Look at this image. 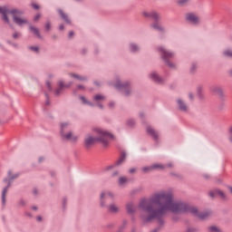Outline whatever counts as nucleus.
<instances>
[{"mask_svg":"<svg viewBox=\"0 0 232 232\" xmlns=\"http://www.w3.org/2000/svg\"><path fill=\"white\" fill-rule=\"evenodd\" d=\"M20 204L22 205V206H24V201H20Z\"/></svg>","mask_w":232,"mask_h":232,"instance_id":"nucleus-55","label":"nucleus"},{"mask_svg":"<svg viewBox=\"0 0 232 232\" xmlns=\"http://www.w3.org/2000/svg\"><path fill=\"white\" fill-rule=\"evenodd\" d=\"M177 102L180 111H188V105H186V102H184V101H182L181 99H178Z\"/></svg>","mask_w":232,"mask_h":232,"instance_id":"nucleus-18","label":"nucleus"},{"mask_svg":"<svg viewBox=\"0 0 232 232\" xmlns=\"http://www.w3.org/2000/svg\"><path fill=\"white\" fill-rule=\"evenodd\" d=\"M93 101H104V96L101 95V94H97L93 97Z\"/></svg>","mask_w":232,"mask_h":232,"instance_id":"nucleus-28","label":"nucleus"},{"mask_svg":"<svg viewBox=\"0 0 232 232\" xmlns=\"http://www.w3.org/2000/svg\"><path fill=\"white\" fill-rule=\"evenodd\" d=\"M210 198H215L216 195H218L223 200H226V194L219 189L212 190L208 193Z\"/></svg>","mask_w":232,"mask_h":232,"instance_id":"nucleus-13","label":"nucleus"},{"mask_svg":"<svg viewBox=\"0 0 232 232\" xmlns=\"http://www.w3.org/2000/svg\"><path fill=\"white\" fill-rule=\"evenodd\" d=\"M223 55H224L225 57H231V58H232V50H230V49L226 50V51L223 53Z\"/></svg>","mask_w":232,"mask_h":232,"instance_id":"nucleus-26","label":"nucleus"},{"mask_svg":"<svg viewBox=\"0 0 232 232\" xmlns=\"http://www.w3.org/2000/svg\"><path fill=\"white\" fill-rule=\"evenodd\" d=\"M76 1H79V0H76Z\"/></svg>","mask_w":232,"mask_h":232,"instance_id":"nucleus-62","label":"nucleus"},{"mask_svg":"<svg viewBox=\"0 0 232 232\" xmlns=\"http://www.w3.org/2000/svg\"><path fill=\"white\" fill-rule=\"evenodd\" d=\"M63 208H66V198H65L63 199Z\"/></svg>","mask_w":232,"mask_h":232,"instance_id":"nucleus-42","label":"nucleus"},{"mask_svg":"<svg viewBox=\"0 0 232 232\" xmlns=\"http://www.w3.org/2000/svg\"><path fill=\"white\" fill-rule=\"evenodd\" d=\"M188 0H179L178 1V4L180 5V6H184V5H186V3H188Z\"/></svg>","mask_w":232,"mask_h":232,"instance_id":"nucleus-34","label":"nucleus"},{"mask_svg":"<svg viewBox=\"0 0 232 232\" xmlns=\"http://www.w3.org/2000/svg\"><path fill=\"white\" fill-rule=\"evenodd\" d=\"M158 52L160 53L164 63L169 66V68H175V63L169 62V59L175 57V53L167 51L164 47H158Z\"/></svg>","mask_w":232,"mask_h":232,"instance_id":"nucleus-4","label":"nucleus"},{"mask_svg":"<svg viewBox=\"0 0 232 232\" xmlns=\"http://www.w3.org/2000/svg\"><path fill=\"white\" fill-rule=\"evenodd\" d=\"M135 171H137L136 169H130L129 170V173H135Z\"/></svg>","mask_w":232,"mask_h":232,"instance_id":"nucleus-43","label":"nucleus"},{"mask_svg":"<svg viewBox=\"0 0 232 232\" xmlns=\"http://www.w3.org/2000/svg\"><path fill=\"white\" fill-rule=\"evenodd\" d=\"M0 14L3 15V21L5 22L7 24H10V20L8 19V14H11L13 15L14 22L15 24H18V26H23V24H28V21L24 20L21 17H18L17 15H23V12L19 11L18 9H8L6 6H0Z\"/></svg>","mask_w":232,"mask_h":232,"instance_id":"nucleus-3","label":"nucleus"},{"mask_svg":"<svg viewBox=\"0 0 232 232\" xmlns=\"http://www.w3.org/2000/svg\"><path fill=\"white\" fill-rule=\"evenodd\" d=\"M73 35H74L73 31H71V32L69 33V37H73Z\"/></svg>","mask_w":232,"mask_h":232,"instance_id":"nucleus-46","label":"nucleus"},{"mask_svg":"<svg viewBox=\"0 0 232 232\" xmlns=\"http://www.w3.org/2000/svg\"><path fill=\"white\" fill-rule=\"evenodd\" d=\"M17 177H19V174H14L12 176V170H9L8 178L4 179V182H7V186L5 188H4V189L2 191V204L3 205L6 204V192L8 191V188H10V186H12V180H14V179H17Z\"/></svg>","mask_w":232,"mask_h":232,"instance_id":"nucleus-6","label":"nucleus"},{"mask_svg":"<svg viewBox=\"0 0 232 232\" xmlns=\"http://www.w3.org/2000/svg\"><path fill=\"white\" fill-rule=\"evenodd\" d=\"M80 99L83 102V104H89V106H93V103L88 102L84 96H80Z\"/></svg>","mask_w":232,"mask_h":232,"instance_id":"nucleus-25","label":"nucleus"},{"mask_svg":"<svg viewBox=\"0 0 232 232\" xmlns=\"http://www.w3.org/2000/svg\"><path fill=\"white\" fill-rule=\"evenodd\" d=\"M114 87L117 90H120V92H122L125 97H128V95L131 93L130 84L129 83V82H121V81H117L114 84Z\"/></svg>","mask_w":232,"mask_h":232,"instance_id":"nucleus-7","label":"nucleus"},{"mask_svg":"<svg viewBox=\"0 0 232 232\" xmlns=\"http://www.w3.org/2000/svg\"><path fill=\"white\" fill-rule=\"evenodd\" d=\"M112 175L115 177V175H119V172H114Z\"/></svg>","mask_w":232,"mask_h":232,"instance_id":"nucleus-57","label":"nucleus"},{"mask_svg":"<svg viewBox=\"0 0 232 232\" xmlns=\"http://www.w3.org/2000/svg\"><path fill=\"white\" fill-rule=\"evenodd\" d=\"M94 84L99 85V83L97 82H95Z\"/></svg>","mask_w":232,"mask_h":232,"instance_id":"nucleus-61","label":"nucleus"},{"mask_svg":"<svg viewBox=\"0 0 232 232\" xmlns=\"http://www.w3.org/2000/svg\"><path fill=\"white\" fill-rule=\"evenodd\" d=\"M71 75L74 79H78V81H86V77H84V76H81V75H78V74H71Z\"/></svg>","mask_w":232,"mask_h":232,"instance_id":"nucleus-24","label":"nucleus"},{"mask_svg":"<svg viewBox=\"0 0 232 232\" xmlns=\"http://www.w3.org/2000/svg\"><path fill=\"white\" fill-rule=\"evenodd\" d=\"M51 29H52V24L50 22H47L45 24V30H46V32H50Z\"/></svg>","mask_w":232,"mask_h":232,"instance_id":"nucleus-31","label":"nucleus"},{"mask_svg":"<svg viewBox=\"0 0 232 232\" xmlns=\"http://www.w3.org/2000/svg\"><path fill=\"white\" fill-rule=\"evenodd\" d=\"M45 97H46L45 104L46 106H50V97L48 96V93H45Z\"/></svg>","mask_w":232,"mask_h":232,"instance_id":"nucleus-35","label":"nucleus"},{"mask_svg":"<svg viewBox=\"0 0 232 232\" xmlns=\"http://www.w3.org/2000/svg\"><path fill=\"white\" fill-rule=\"evenodd\" d=\"M143 15L145 17H151V19L154 20V24L152 25V28H154V30H157V32H164V28H162V26L159 24V14H157L156 12H144Z\"/></svg>","mask_w":232,"mask_h":232,"instance_id":"nucleus-8","label":"nucleus"},{"mask_svg":"<svg viewBox=\"0 0 232 232\" xmlns=\"http://www.w3.org/2000/svg\"><path fill=\"white\" fill-rule=\"evenodd\" d=\"M198 95L199 99H202V87L198 88Z\"/></svg>","mask_w":232,"mask_h":232,"instance_id":"nucleus-32","label":"nucleus"},{"mask_svg":"<svg viewBox=\"0 0 232 232\" xmlns=\"http://www.w3.org/2000/svg\"><path fill=\"white\" fill-rule=\"evenodd\" d=\"M127 126H129L130 128H131L132 126H135V120H129L127 121Z\"/></svg>","mask_w":232,"mask_h":232,"instance_id":"nucleus-29","label":"nucleus"},{"mask_svg":"<svg viewBox=\"0 0 232 232\" xmlns=\"http://www.w3.org/2000/svg\"><path fill=\"white\" fill-rule=\"evenodd\" d=\"M39 162H43V158H39Z\"/></svg>","mask_w":232,"mask_h":232,"instance_id":"nucleus-58","label":"nucleus"},{"mask_svg":"<svg viewBox=\"0 0 232 232\" xmlns=\"http://www.w3.org/2000/svg\"><path fill=\"white\" fill-rule=\"evenodd\" d=\"M167 168H173V164L168 163V164H167Z\"/></svg>","mask_w":232,"mask_h":232,"instance_id":"nucleus-49","label":"nucleus"},{"mask_svg":"<svg viewBox=\"0 0 232 232\" xmlns=\"http://www.w3.org/2000/svg\"><path fill=\"white\" fill-rule=\"evenodd\" d=\"M140 218L144 224L158 220L160 226L164 225V217L168 211L171 213H190L194 217H198L199 220H206L211 216V211L206 210L198 213V209L183 202H174L173 194L168 191L157 192L149 199L142 198L139 204Z\"/></svg>","mask_w":232,"mask_h":232,"instance_id":"nucleus-1","label":"nucleus"},{"mask_svg":"<svg viewBox=\"0 0 232 232\" xmlns=\"http://www.w3.org/2000/svg\"><path fill=\"white\" fill-rule=\"evenodd\" d=\"M71 85H72V83H70V84H64V82H58L59 88H57V89L54 91V95H61V93H63V90L64 88H70Z\"/></svg>","mask_w":232,"mask_h":232,"instance_id":"nucleus-14","label":"nucleus"},{"mask_svg":"<svg viewBox=\"0 0 232 232\" xmlns=\"http://www.w3.org/2000/svg\"><path fill=\"white\" fill-rule=\"evenodd\" d=\"M130 52H131L132 53H135L139 52L140 48H139V46H138L137 44H130Z\"/></svg>","mask_w":232,"mask_h":232,"instance_id":"nucleus-22","label":"nucleus"},{"mask_svg":"<svg viewBox=\"0 0 232 232\" xmlns=\"http://www.w3.org/2000/svg\"><path fill=\"white\" fill-rule=\"evenodd\" d=\"M32 209H34V211L37 210V207H32Z\"/></svg>","mask_w":232,"mask_h":232,"instance_id":"nucleus-54","label":"nucleus"},{"mask_svg":"<svg viewBox=\"0 0 232 232\" xmlns=\"http://www.w3.org/2000/svg\"><path fill=\"white\" fill-rule=\"evenodd\" d=\"M36 219H37L38 222H41V221L43 220V217L38 216V217L36 218Z\"/></svg>","mask_w":232,"mask_h":232,"instance_id":"nucleus-44","label":"nucleus"},{"mask_svg":"<svg viewBox=\"0 0 232 232\" xmlns=\"http://www.w3.org/2000/svg\"><path fill=\"white\" fill-rule=\"evenodd\" d=\"M125 160H126V152H121L120 159L115 162V164L106 167L105 171H110V169H113L114 166H121V164H122V162H124Z\"/></svg>","mask_w":232,"mask_h":232,"instance_id":"nucleus-9","label":"nucleus"},{"mask_svg":"<svg viewBox=\"0 0 232 232\" xmlns=\"http://www.w3.org/2000/svg\"><path fill=\"white\" fill-rule=\"evenodd\" d=\"M228 133H229L228 140H229L230 142H232V126L229 127V129H228Z\"/></svg>","mask_w":232,"mask_h":232,"instance_id":"nucleus-33","label":"nucleus"},{"mask_svg":"<svg viewBox=\"0 0 232 232\" xmlns=\"http://www.w3.org/2000/svg\"><path fill=\"white\" fill-rule=\"evenodd\" d=\"M109 211L111 213H117L119 211V208L113 204L109 206Z\"/></svg>","mask_w":232,"mask_h":232,"instance_id":"nucleus-23","label":"nucleus"},{"mask_svg":"<svg viewBox=\"0 0 232 232\" xmlns=\"http://www.w3.org/2000/svg\"><path fill=\"white\" fill-rule=\"evenodd\" d=\"M150 79L157 84H164V79H162L156 72H152L150 74Z\"/></svg>","mask_w":232,"mask_h":232,"instance_id":"nucleus-11","label":"nucleus"},{"mask_svg":"<svg viewBox=\"0 0 232 232\" xmlns=\"http://www.w3.org/2000/svg\"><path fill=\"white\" fill-rule=\"evenodd\" d=\"M187 21L190 23L191 24H198V16L193 13H189L186 16Z\"/></svg>","mask_w":232,"mask_h":232,"instance_id":"nucleus-12","label":"nucleus"},{"mask_svg":"<svg viewBox=\"0 0 232 232\" xmlns=\"http://www.w3.org/2000/svg\"><path fill=\"white\" fill-rule=\"evenodd\" d=\"M27 217H32V214H27Z\"/></svg>","mask_w":232,"mask_h":232,"instance_id":"nucleus-60","label":"nucleus"},{"mask_svg":"<svg viewBox=\"0 0 232 232\" xmlns=\"http://www.w3.org/2000/svg\"><path fill=\"white\" fill-rule=\"evenodd\" d=\"M188 97H189L190 101H193V94L192 93H189Z\"/></svg>","mask_w":232,"mask_h":232,"instance_id":"nucleus-50","label":"nucleus"},{"mask_svg":"<svg viewBox=\"0 0 232 232\" xmlns=\"http://www.w3.org/2000/svg\"><path fill=\"white\" fill-rule=\"evenodd\" d=\"M140 117H141V118L144 117V113H142V112L140 113Z\"/></svg>","mask_w":232,"mask_h":232,"instance_id":"nucleus-56","label":"nucleus"},{"mask_svg":"<svg viewBox=\"0 0 232 232\" xmlns=\"http://www.w3.org/2000/svg\"><path fill=\"white\" fill-rule=\"evenodd\" d=\"M127 181H128V179H126V178H124V177H121V178L119 179V185H120V186H122V185L126 184Z\"/></svg>","mask_w":232,"mask_h":232,"instance_id":"nucleus-27","label":"nucleus"},{"mask_svg":"<svg viewBox=\"0 0 232 232\" xmlns=\"http://www.w3.org/2000/svg\"><path fill=\"white\" fill-rule=\"evenodd\" d=\"M212 93H215V95H218L219 97H223L224 93L222 92V89L220 87H213L211 89Z\"/></svg>","mask_w":232,"mask_h":232,"instance_id":"nucleus-21","label":"nucleus"},{"mask_svg":"<svg viewBox=\"0 0 232 232\" xmlns=\"http://www.w3.org/2000/svg\"><path fill=\"white\" fill-rule=\"evenodd\" d=\"M98 106H99V108H100L101 110H102V108H103L102 104L99 103Z\"/></svg>","mask_w":232,"mask_h":232,"instance_id":"nucleus-53","label":"nucleus"},{"mask_svg":"<svg viewBox=\"0 0 232 232\" xmlns=\"http://www.w3.org/2000/svg\"><path fill=\"white\" fill-rule=\"evenodd\" d=\"M165 168V165L155 163L150 167H143L142 171H144V173H148V171H151L152 169H164Z\"/></svg>","mask_w":232,"mask_h":232,"instance_id":"nucleus-10","label":"nucleus"},{"mask_svg":"<svg viewBox=\"0 0 232 232\" xmlns=\"http://www.w3.org/2000/svg\"><path fill=\"white\" fill-rule=\"evenodd\" d=\"M33 193H34V195H37V188H34Z\"/></svg>","mask_w":232,"mask_h":232,"instance_id":"nucleus-52","label":"nucleus"},{"mask_svg":"<svg viewBox=\"0 0 232 232\" xmlns=\"http://www.w3.org/2000/svg\"><path fill=\"white\" fill-rule=\"evenodd\" d=\"M126 209H127V213L129 215H133V213H135V211H137V206H135V204H133V202H129L126 205Z\"/></svg>","mask_w":232,"mask_h":232,"instance_id":"nucleus-16","label":"nucleus"},{"mask_svg":"<svg viewBox=\"0 0 232 232\" xmlns=\"http://www.w3.org/2000/svg\"><path fill=\"white\" fill-rule=\"evenodd\" d=\"M113 106H115V102H109V108H113Z\"/></svg>","mask_w":232,"mask_h":232,"instance_id":"nucleus-41","label":"nucleus"},{"mask_svg":"<svg viewBox=\"0 0 232 232\" xmlns=\"http://www.w3.org/2000/svg\"><path fill=\"white\" fill-rule=\"evenodd\" d=\"M29 30L38 37V39H43V36H41V33H39V29L37 27H34V25L29 26Z\"/></svg>","mask_w":232,"mask_h":232,"instance_id":"nucleus-20","label":"nucleus"},{"mask_svg":"<svg viewBox=\"0 0 232 232\" xmlns=\"http://www.w3.org/2000/svg\"><path fill=\"white\" fill-rule=\"evenodd\" d=\"M13 37H14V39H17L18 37H21V34H20V33H14V34H13Z\"/></svg>","mask_w":232,"mask_h":232,"instance_id":"nucleus-38","label":"nucleus"},{"mask_svg":"<svg viewBox=\"0 0 232 232\" xmlns=\"http://www.w3.org/2000/svg\"><path fill=\"white\" fill-rule=\"evenodd\" d=\"M39 19H41V14H37L34 17V21H39Z\"/></svg>","mask_w":232,"mask_h":232,"instance_id":"nucleus-37","label":"nucleus"},{"mask_svg":"<svg viewBox=\"0 0 232 232\" xmlns=\"http://www.w3.org/2000/svg\"><path fill=\"white\" fill-rule=\"evenodd\" d=\"M172 220H173L174 222H177V220H179V218L173 217V218H172Z\"/></svg>","mask_w":232,"mask_h":232,"instance_id":"nucleus-51","label":"nucleus"},{"mask_svg":"<svg viewBox=\"0 0 232 232\" xmlns=\"http://www.w3.org/2000/svg\"><path fill=\"white\" fill-rule=\"evenodd\" d=\"M229 75L232 77V70L229 71Z\"/></svg>","mask_w":232,"mask_h":232,"instance_id":"nucleus-59","label":"nucleus"},{"mask_svg":"<svg viewBox=\"0 0 232 232\" xmlns=\"http://www.w3.org/2000/svg\"><path fill=\"white\" fill-rule=\"evenodd\" d=\"M195 68H196V65H195V63H194V64H192L191 72H195Z\"/></svg>","mask_w":232,"mask_h":232,"instance_id":"nucleus-48","label":"nucleus"},{"mask_svg":"<svg viewBox=\"0 0 232 232\" xmlns=\"http://www.w3.org/2000/svg\"><path fill=\"white\" fill-rule=\"evenodd\" d=\"M29 49H31L33 52H39V47H37V46H31V47H29Z\"/></svg>","mask_w":232,"mask_h":232,"instance_id":"nucleus-36","label":"nucleus"},{"mask_svg":"<svg viewBox=\"0 0 232 232\" xmlns=\"http://www.w3.org/2000/svg\"><path fill=\"white\" fill-rule=\"evenodd\" d=\"M104 198H113V193H111V192H107V193L102 192L101 194V200H102L101 206L102 207H104V201H103Z\"/></svg>","mask_w":232,"mask_h":232,"instance_id":"nucleus-17","label":"nucleus"},{"mask_svg":"<svg viewBox=\"0 0 232 232\" xmlns=\"http://www.w3.org/2000/svg\"><path fill=\"white\" fill-rule=\"evenodd\" d=\"M147 133L150 135L154 140H159V133L150 126L147 127Z\"/></svg>","mask_w":232,"mask_h":232,"instance_id":"nucleus-15","label":"nucleus"},{"mask_svg":"<svg viewBox=\"0 0 232 232\" xmlns=\"http://www.w3.org/2000/svg\"><path fill=\"white\" fill-rule=\"evenodd\" d=\"M78 90H84V87L82 85H77Z\"/></svg>","mask_w":232,"mask_h":232,"instance_id":"nucleus-45","label":"nucleus"},{"mask_svg":"<svg viewBox=\"0 0 232 232\" xmlns=\"http://www.w3.org/2000/svg\"><path fill=\"white\" fill-rule=\"evenodd\" d=\"M96 131L99 135V137H93V136H89L85 139V147L86 148H91L95 144V142H101L102 146L106 147L108 144H110V140H113L114 137L113 134L108 132V130H104L102 129H96Z\"/></svg>","mask_w":232,"mask_h":232,"instance_id":"nucleus-2","label":"nucleus"},{"mask_svg":"<svg viewBox=\"0 0 232 232\" xmlns=\"http://www.w3.org/2000/svg\"><path fill=\"white\" fill-rule=\"evenodd\" d=\"M58 14H60L62 19H63V21L67 24H72V21L70 20V18H68V14H64V12H63V10L59 9L58 10Z\"/></svg>","mask_w":232,"mask_h":232,"instance_id":"nucleus-19","label":"nucleus"},{"mask_svg":"<svg viewBox=\"0 0 232 232\" xmlns=\"http://www.w3.org/2000/svg\"><path fill=\"white\" fill-rule=\"evenodd\" d=\"M46 86H47L49 92H52V83H50V82H46Z\"/></svg>","mask_w":232,"mask_h":232,"instance_id":"nucleus-39","label":"nucleus"},{"mask_svg":"<svg viewBox=\"0 0 232 232\" xmlns=\"http://www.w3.org/2000/svg\"><path fill=\"white\" fill-rule=\"evenodd\" d=\"M208 231L209 232H220V230L217 227H209Z\"/></svg>","mask_w":232,"mask_h":232,"instance_id":"nucleus-30","label":"nucleus"},{"mask_svg":"<svg viewBox=\"0 0 232 232\" xmlns=\"http://www.w3.org/2000/svg\"><path fill=\"white\" fill-rule=\"evenodd\" d=\"M70 127V123L64 122L61 124V138L62 140H72V142H77L78 137L73 135L72 132L64 133L66 130Z\"/></svg>","mask_w":232,"mask_h":232,"instance_id":"nucleus-5","label":"nucleus"},{"mask_svg":"<svg viewBox=\"0 0 232 232\" xmlns=\"http://www.w3.org/2000/svg\"><path fill=\"white\" fill-rule=\"evenodd\" d=\"M59 30H61V31L64 30V25H63V24H61V25L59 26Z\"/></svg>","mask_w":232,"mask_h":232,"instance_id":"nucleus-47","label":"nucleus"},{"mask_svg":"<svg viewBox=\"0 0 232 232\" xmlns=\"http://www.w3.org/2000/svg\"><path fill=\"white\" fill-rule=\"evenodd\" d=\"M32 7H33L34 10H39V5H36V4H32Z\"/></svg>","mask_w":232,"mask_h":232,"instance_id":"nucleus-40","label":"nucleus"}]
</instances>
